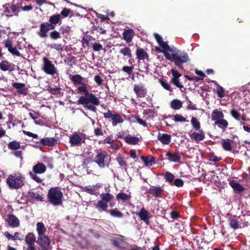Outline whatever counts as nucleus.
<instances>
[{"label":"nucleus","instance_id":"obj_15","mask_svg":"<svg viewBox=\"0 0 250 250\" xmlns=\"http://www.w3.org/2000/svg\"><path fill=\"white\" fill-rule=\"evenodd\" d=\"M136 55L139 60H149V55L146 51L139 47H138L136 50Z\"/></svg>","mask_w":250,"mask_h":250},{"label":"nucleus","instance_id":"obj_40","mask_svg":"<svg viewBox=\"0 0 250 250\" xmlns=\"http://www.w3.org/2000/svg\"><path fill=\"white\" fill-rule=\"evenodd\" d=\"M231 116L235 120L240 121L241 113L235 108H232L229 112Z\"/></svg>","mask_w":250,"mask_h":250},{"label":"nucleus","instance_id":"obj_42","mask_svg":"<svg viewBox=\"0 0 250 250\" xmlns=\"http://www.w3.org/2000/svg\"><path fill=\"white\" fill-rule=\"evenodd\" d=\"M191 124L193 127L196 130H199L201 127L200 123L199 121L194 117H192Z\"/></svg>","mask_w":250,"mask_h":250},{"label":"nucleus","instance_id":"obj_27","mask_svg":"<svg viewBox=\"0 0 250 250\" xmlns=\"http://www.w3.org/2000/svg\"><path fill=\"white\" fill-rule=\"evenodd\" d=\"M25 241L27 245H35L36 237L32 233H29L25 237Z\"/></svg>","mask_w":250,"mask_h":250},{"label":"nucleus","instance_id":"obj_46","mask_svg":"<svg viewBox=\"0 0 250 250\" xmlns=\"http://www.w3.org/2000/svg\"><path fill=\"white\" fill-rule=\"evenodd\" d=\"M230 227L234 229H237L239 227V221L237 219H230L229 223Z\"/></svg>","mask_w":250,"mask_h":250},{"label":"nucleus","instance_id":"obj_17","mask_svg":"<svg viewBox=\"0 0 250 250\" xmlns=\"http://www.w3.org/2000/svg\"><path fill=\"white\" fill-rule=\"evenodd\" d=\"M191 139H193L196 142L203 140L205 138V133L203 130H200L199 132H193L189 135Z\"/></svg>","mask_w":250,"mask_h":250},{"label":"nucleus","instance_id":"obj_9","mask_svg":"<svg viewBox=\"0 0 250 250\" xmlns=\"http://www.w3.org/2000/svg\"><path fill=\"white\" fill-rule=\"evenodd\" d=\"M103 115L105 119H111L113 126H115L118 124L122 123L124 122V120L119 114H113L112 111L110 110H108L107 112L104 113Z\"/></svg>","mask_w":250,"mask_h":250},{"label":"nucleus","instance_id":"obj_5","mask_svg":"<svg viewBox=\"0 0 250 250\" xmlns=\"http://www.w3.org/2000/svg\"><path fill=\"white\" fill-rule=\"evenodd\" d=\"M6 181L9 188L17 189L24 185L25 178L20 173H14L8 177Z\"/></svg>","mask_w":250,"mask_h":250},{"label":"nucleus","instance_id":"obj_37","mask_svg":"<svg viewBox=\"0 0 250 250\" xmlns=\"http://www.w3.org/2000/svg\"><path fill=\"white\" fill-rule=\"evenodd\" d=\"M60 31L61 34L66 36L67 35H70L72 32L71 27L69 26H62L60 27Z\"/></svg>","mask_w":250,"mask_h":250},{"label":"nucleus","instance_id":"obj_36","mask_svg":"<svg viewBox=\"0 0 250 250\" xmlns=\"http://www.w3.org/2000/svg\"><path fill=\"white\" fill-rule=\"evenodd\" d=\"M232 140L227 139L224 140L222 142V146L223 148L227 151H230L232 149L231 143Z\"/></svg>","mask_w":250,"mask_h":250},{"label":"nucleus","instance_id":"obj_2","mask_svg":"<svg viewBox=\"0 0 250 250\" xmlns=\"http://www.w3.org/2000/svg\"><path fill=\"white\" fill-rule=\"evenodd\" d=\"M62 23L61 15L59 14H53L49 17V22H42L40 24L37 34L41 38H46L48 37L49 31L55 29L57 24L61 25Z\"/></svg>","mask_w":250,"mask_h":250},{"label":"nucleus","instance_id":"obj_20","mask_svg":"<svg viewBox=\"0 0 250 250\" xmlns=\"http://www.w3.org/2000/svg\"><path fill=\"white\" fill-rule=\"evenodd\" d=\"M134 35V32L133 29H128L124 31L123 33V38L127 42H131Z\"/></svg>","mask_w":250,"mask_h":250},{"label":"nucleus","instance_id":"obj_52","mask_svg":"<svg viewBox=\"0 0 250 250\" xmlns=\"http://www.w3.org/2000/svg\"><path fill=\"white\" fill-rule=\"evenodd\" d=\"M3 43L4 44L5 47L8 49L12 47L13 41L11 38H8L5 41H3Z\"/></svg>","mask_w":250,"mask_h":250},{"label":"nucleus","instance_id":"obj_1","mask_svg":"<svg viewBox=\"0 0 250 250\" xmlns=\"http://www.w3.org/2000/svg\"><path fill=\"white\" fill-rule=\"evenodd\" d=\"M70 80L73 82L75 85H81L77 88L79 93L84 94V96H81L77 101L78 104H83V107L87 109L95 112L96 107L94 105H98L100 104L99 99L95 95L89 92L87 84L83 83L84 78L79 74L70 75Z\"/></svg>","mask_w":250,"mask_h":250},{"label":"nucleus","instance_id":"obj_13","mask_svg":"<svg viewBox=\"0 0 250 250\" xmlns=\"http://www.w3.org/2000/svg\"><path fill=\"white\" fill-rule=\"evenodd\" d=\"M12 86L17 89L18 93L26 95L27 94V88H25V85L23 83H13Z\"/></svg>","mask_w":250,"mask_h":250},{"label":"nucleus","instance_id":"obj_39","mask_svg":"<svg viewBox=\"0 0 250 250\" xmlns=\"http://www.w3.org/2000/svg\"><path fill=\"white\" fill-rule=\"evenodd\" d=\"M109 212L112 216L114 217L122 218L123 216V214L117 208L110 209Z\"/></svg>","mask_w":250,"mask_h":250},{"label":"nucleus","instance_id":"obj_61","mask_svg":"<svg viewBox=\"0 0 250 250\" xmlns=\"http://www.w3.org/2000/svg\"><path fill=\"white\" fill-rule=\"evenodd\" d=\"M23 133L25 135H27V136H29L30 137H32V138H35V139H37L39 137L38 134L33 133H32L31 132H29V131H25V130H23Z\"/></svg>","mask_w":250,"mask_h":250},{"label":"nucleus","instance_id":"obj_51","mask_svg":"<svg viewBox=\"0 0 250 250\" xmlns=\"http://www.w3.org/2000/svg\"><path fill=\"white\" fill-rule=\"evenodd\" d=\"M164 178L166 182L171 183L174 180V175L169 172H167L165 174Z\"/></svg>","mask_w":250,"mask_h":250},{"label":"nucleus","instance_id":"obj_3","mask_svg":"<svg viewBox=\"0 0 250 250\" xmlns=\"http://www.w3.org/2000/svg\"><path fill=\"white\" fill-rule=\"evenodd\" d=\"M169 53H165V57L170 62H174L179 68L182 69V64L187 62L188 60V56L187 53H182L180 50L174 48Z\"/></svg>","mask_w":250,"mask_h":250},{"label":"nucleus","instance_id":"obj_45","mask_svg":"<svg viewBox=\"0 0 250 250\" xmlns=\"http://www.w3.org/2000/svg\"><path fill=\"white\" fill-rule=\"evenodd\" d=\"M96 159L95 162L99 165L101 167H104L106 164L105 162V157H96Z\"/></svg>","mask_w":250,"mask_h":250},{"label":"nucleus","instance_id":"obj_8","mask_svg":"<svg viewBox=\"0 0 250 250\" xmlns=\"http://www.w3.org/2000/svg\"><path fill=\"white\" fill-rule=\"evenodd\" d=\"M38 243L40 247V250H52L50 240L47 235L38 236Z\"/></svg>","mask_w":250,"mask_h":250},{"label":"nucleus","instance_id":"obj_14","mask_svg":"<svg viewBox=\"0 0 250 250\" xmlns=\"http://www.w3.org/2000/svg\"><path fill=\"white\" fill-rule=\"evenodd\" d=\"M138 215L146 225H149V219L151 216L149 212L146 210L145 208H142L141 209L140 212L138 213Z\"/></svg>","mask_w":250,"mask_h":250},{"label":"nucleus","instance_id":"obj_21","mask_svg":"<svg viewBox=\"0 0 250 250\" xmlns=\"http://www.w3.org/2000/svg\"><path fill=\"white\" fill-rule=\"evenodd\" d=\"M94 206L100 212L106 211L108 207L107 203L102 200L94 203Z\"/></svg>","mask_w":250,"mask_h":250},{"label":"nucleus","instance_id":"obj_10","mask_svg":"<svg viewBox=\"0 0 250 250\" xmlns=\"http://www.w3.org/2000/svg\"><path fill=\"white\" fill-rule=\"evenodd\" d=\"M147 192L152 197H162L164 194L165 190L160 186H151L147 190Z\"/></svg>","mask_w":250,"mask_h":250},{"label":"nucleus","instance_id":"obj_18","mask_svg":"<svg viewBox=\"0 0 250 250\" xmlns=\"http://www.w3.org/2000/svg\"><path fill=\"white\" fill-rule=\"evenodd\" d=\"M229 185L236 192H241L245 189L244 188L234 180L229 181Z\"/></svg>","mask_w":250,"mask_h":250},{"label":"nucleus","instance_id":"obj_33","mask_svg":"<svg viewBox=\"0 0 250 250\" xmlns=\"http://www.w3.org/2000/svg\"><path fill=\"white\" fill-rule=\"evenodd\" d=\"M52 31L49 33L48 36L52 40H58L61 38V33L58 31L54 29L52 30Z\"/></svg>","mask_w":250,"mask_h":250},{"label":"nucleus","instance_id":"obj_54","mask_svg":"<svg viewBox=\"0 0 250 250\" xmlns=\"http://www.w3.org/2000/svg\"><path fill=\"white\" fill-rule=\"evenodd\" d=\"M8 51L11 53L12 55H15L16 56L20 57L21 56V54L18 50L17 48L15 47H11L9 49H8Z\"/></svg>","mask_w":250,"mask_h":250},{"label":"nucleus","instance_id":"obj_41","mask_svg":"<svg viewBox=\"0 0 250 250\" xmlns=\"http://www.w3.org/2000/svg\"><path fill=\"white\" fill-rule=\"evenodd\" d=\"M50 47L53 49H55L59 52L63 51L64 45L61 43H53L50 45Z\"/></svg>","mask_w":250,"mask_h":250},{"label":"nucleus","instance_id":"obj_4","mask_svg":"<svg viewBox=\"0 0 250 250\" xmlns=\"http://www.w3.org/2000/svg\"><path fill=\"white\" fill-rule=\"evenodd\" d=\"M63 193L58 187H52L48 191L47 198L48 202L54 206H58L62 204Z\"/></svg>","mask_w":250,"mask_h":250},{"label":"nucleus","instance_id":"obj_48","mask_svg":"<svg viewBox=\"0 0 250 250\" xmlns=\"http://www.w3.org/2000/svg\"><path fill=\"white\" fill-rule=\"evenodd\" d=\"M170 82L180 89L184 87L179 79H171Z\"/></svg>","mask_w":250,"mask_h":250},{"label":"nucleus","instance_id":"obj_44","mask_svg":"<svg viewBox=\"0 0 250 250\" xmlns=\"http://www.w3.org/2000/svg\"><path fill=\"white\" fill-rule=\"evenodd\" d=\"M217 88L216 90V93L217 96L220 98H222L225 97V90L223 87L219 85L218 84H216Z\"/></svg>","mask_w":250,"mask_h":250},{"label":"nucleus","instance_id":"obj_50","mask_svg":"<svg viewBox=\"0 0 250 250\" xmlns=\"http://www.w3.org/2000/svg\"><path fill=\"white\" fill-rule=\"evenodd\" d=\"M117 198L118 199H121L123 201H126L130 198V196L125 193H119L117 196Z\"/></svg>","mask_w":250,"mask_h":250},{"label":"nucleus","instance_id":"obj_22","mask_svg":"<svg viewBox=\"0 0 250 250\" xmlns=\"http://www.w3.org/2000/svg\"><path fill=\"white\" fill-rule=\"evenodd\" d=\"M214 124L217 125L218 127L221 128L223 131H226L229 125L228 121L223 118L218 120L217 122H215Z\"/></svg>","mask_w":250,"mask_h":250},{"label":"nucleus","instance_id":"obj_35","mask_svg":"<svg viewBox=\"0 0 250 250\" xmlns=\"http://www.w3.org/2000/svg\"><path fill=\"white\" fill-rule=\"evenodd\" d=\"M159 82L162 86L166 90L172 92L173 91L172 88L170 86L169 83L167 82L166 80L163 79H159Z\"/></svg>","mask_w":250,"mask_h":250},{"label":"nucleus","instance_id":"obj_11","mask_svg":"<svg viewBox=\"0 0 250 250\" xmlns=\"http://www.w3.org/2000/svg\"><path fill=\"white\" fill-rule=\"evenodd\" d=\"M5 221L12 228L18 227L20 225L19 219L13 214H8Z\"/></svg>","mask_w":250,"mask_h":250},{"label":"nucleus","instance_id":"obj_25","mask_svg":"<svg viewBox=\"0 0 250 250\" xmlns=\"http://www.w3.org/2000/svg\"><path fill=\"white\" fill-rule=\"evenodd\" d=\"M125 141L126 143L130 144L135 145L138 144L139 142V138L137 137L132 136L130 135L127 136L125 139Z\"/></svg>","mask_w":250,"mask_h":250},{"label":"nucleus","instance_id":"obj_60","mask_svg":"<svg viewBox=\"0 0 250 250\" xmlns=\"http://www.w3.org/2000/svg\"><path fill=\"white\" fill-rule=\"evenodd\" d=\"M92 48L95 51H100L103 49V46L98 43H95L92 45Z\"/></svg>","mask_w":250,"mask_h":250},{"label":"nucleus","instance_id":"obj_47","mask_svg":"<svg viewBox=\"0 0 250 250\" xmlns=\"http://www.w3.org/2000/svg\"><path fill=\"white\" fill-rule=\"evenodd\" d=\"M47 90L51 94L57 95L60 93L62 89L60 87L52 88L49 86Z\"/></svg>","mask_w":250,"mask_h":250},{"label":"nucleus","instance_id":"obj_56","mask_svg":"<svg viewBox=\"0 0 250 250\" xmlns=\"http://www.w3.org/2000/svg\"><path fill=\"white\" fill-rule=\"evenodd\" d=\"M133 69L134 67L132 65L131 66H124L122 68V70L129 75L132 72Z\"/></svg>","mask_w":250,"mask_h":250},{"label":"nucleus","instance_id":"obj_6","mask_svg":"<svg viewBox=\"0 0 250 250\" xmlns=\"http://www.w3.org/2000/svg\"><path fill=\"white\" fill-rule=\"evenodd\" d=\"M43 62L42 69L45 73L51 75H54L57 73V68L47 58H43Z\"/></svg>","mask_w":250,"mask_h":250},{"label":"nucleus","instance_id":"obj_59","mask_svg":"<svg viewBox=\"0 0 250 250\" xmlns=\"http://www.w3.org/2000/svg\"><path fill=\"white\" fill-rule=\"evenodd\" d=\"M11 9V12L12 14L10 15V16H12L13 15L18 16V12L19 11V9L16 6L15 4H12L10 7Z\"/></svg>","mask_w":250,"mask_h":250},{"label":"nucleus","instance_id":"obj_19","mask_svg":"<svg viewBox=\"0 0 250 250\" xmlns=\"http://www.w3.org/2000/svg\"><path fill=\"white\" fill-rule=\"evenodd\" d=\"M33 170L36 173L42 174L46 171V167L42 163H39L33 167Z\"/></svg>","mask_w":250,"mask_h":250},{"label":"nucleus","instance_id":"obj_38","mask_svg":"<svg viewBox=\"0 0 250 250\" xmlns=\"http://www.w3.org/2000/svg\"><path fill=\"white\" fill-rule=\"evenodd\" d=\"M100 198L102 201L107 203L113 199V196L109 193H102L100 195Z\"/></svg>","mask_w":250,"mask_h":250},{"label":"nucleus","instance_id":"obj_24","mask_svg":"<svg viewBox=\"0 0 250 250\" xmlns=\"http://www.w3.org/2000/svg\"><path fill=\"white\" fill-rule=\"evenodd\" d=\"M211 117L213 121L217 122L218 120L223 119L224 117V115L222 111L215 109L212 112Z\"/></svg>","mask_w":250,"mask_h":250},{"label":"nucleus","instance_id":"obj_43","mask_svg":"<svg viewBox=\"0 0 250 250\" xmlns=\"http://www.w3.org/2000/svg\"><path fill=\"white\" fill-rule=\"evenodd\" d=\"M30 195L31 197L38 201H42L44 198L43 195L38 192H33Z\"/></svg>","mask_w":250,"mask_h":250},{"label":"nucleus","instance_id":"obj_49","mask_svg":"<svg viewBox=\"0 0 250 250\" xmlns=\"http://www.w3.org/2000/svg\"><path fill=\"white\" fill-rule=\"evenodd\" d=\"M71 9L67 8H64L61 12L62 19L68 17L69 14L71 13Z\"/></svg>","mask_w":250,"mask_h":250},{"label":"nucleus","instance_id":"obj_62","mask_svg":"<svg viewBox=\"0 0 250 250\" xmlns=\"http://www.w3.org/2000/svg\"><path fill=\"white\" fill-rule=\"evenodd\" d=\"M30 176H31L32 178L34 180L37 182L40 183L42 182V179L40 178L39 176L37 175V173H36L34 172V173H30Z\"/></svg>","mask_w":250,"mask_h":250},{"label":"nucleus","instance_id":"obj_16","mask_svg":"<svg viewBox=\"0 0 250 250\" xmlns=\"http://www.w3.org/2000/svg\"><path fill=\"white\" fill-rule=\"evenodd\" d=\"M40 143L43 146H54L57 143V140L54 137H45L41 139Z\"/></svg>","mask_w":250,"mask_h":250},{"label":"nucleus","instance_id":"obj_29","mask_svg":"<svg viewBox=\"0 0 250 250\" xmlns=\"http://www.w3.org/2000/svg\"><path fill=\"white\" fill-rule=\"evenodd\" d=\"M8 147L10 150H16L21 148V145L20 142L15 140L8 143Z\"/></svg>","mask_w":250,"mask_h":250},{"label":"nucleus","instance_id":"obj_58","mask_svg":"<svg viewBox=\"0 0 250 250\" xmlns=\"http://www.w3.org/2000/svg\"><path fill=\"white\" fill-rule=\"evenodd\" d=\"M171 72L172 75V78L171 79H179V78L182 76L181 74H180L177 70L174 69H172L171 70Z\"/></svg>","mask_w":250,"mask_h":250},{"label":"nucleus","instance_id":"obj_53","mask_svg":"<svg viewBox=\"0 0 250 250\" xmlns=\"http://www.w3.org/2000/svg\"><path fill=\"white\" fill-rule=\"evenodd\" d=\"M94 134L97 136H101L104 134L103 130L102 129V125L101 124L98 125V127L94 129Z\"/></svg>","mask_w":250,"mask_h":250},{"label":"nucleus","instance_id":"obj_26","mask_svg":"<svg viewBox=\"0 0 250 250\" xmlns=\"http://www.w3.org/2000/svg\"><path fill=\"white\" fill-rule=\"evenodd\" d=\"M0 69L3 71H12V65L7 61H2L0 62Z\"/></svg>","mask_w":250,"mask_h":250},{"label":"nucleus","instance_id":"obj_28","mask_svg":"<svg viewBox=\"0 0 250 250\" xmlns=\"http://www.w3.org/2000/svg\"><path fill=\"white\" fill-rule=\"evenodd\" d=\"M183 103L178 99H174L170 103L171 107L174 110H178L182 107Z\"/></svg>","mask_w":250,"mask_h":250},{"label":"nucleus","instance_id":"obj_23","mask_svg":"<svg viewBox=\"0 0 250 250\" xmlns=\"http://www.w3.org/2000/svg\"><path fill=\"white\" fill-rule=\"evenodd\" d=\"M37 231L38 236L45 235V233L46 231V228L42 223L38 222L37 224Z\"/></svg>","mask_w":250,"mask_h":250},{"label":"nucleus","instance_id":"obj_7","mask_svg":"<svg viewBox=\"0 0 250 250\" xmlns=\"http://www.w3.org/2000/svg\"><path fill=\"white\" fill-rule=\"evenodd\" d=\"M84 140V135L79 132H74L69 137V143L72 146H80Z\"/></svg>","mask_w":250,"mask_h":250},{"label":"nucleus","instance_id":"obj_30","mask_svg":"<svg viewBox=\"0 0 250 250\" xmlns=\"http://www.w3.org/2000/svg\"><path fill=\"white\" fill-rule=\"evenodd\" d=\"M171 137L167 134H163L161 136L159 135L158 140L163 144L168 145L170 142Z\"/></svg>","mask_w":250,"mask_h":250},{"label":"nucleus","instance_id":"obj_12","mask_svg":"<svg viewBox=\"0 0 250 250\" xmlns=\"http://www.w3.org/2000/svg\"><path fill=\"white\" fill-rule=\"evenodd\" d=\"M133 90L137 97L144 98L147 94L146 89L142 85L135 84L134 85Z\"/></svg>","mask_w":250,"mask_h":250},{"label":"nucleus","instance_id":"obj_34","mask_svg":"<svg viewBox=\"0 0 250 250\" xmlns=\"http://www.w3.org/2000/svg\"><path fill=\"white\" fill-rule=\"evenodd\" d=\"M119 53L123 54L124 57L126 56L128 58L132 57L131 50L129 47H125L120 49Z\"/></svg>","mask_w":250,"mask_h":250},{"label":"nucleus","instance_id":"obj_31","mask_svg":"<svg viewBox=\"0 0 250 250\" xmlns=\"http://www.w3.org/2000/svg\"><path fill=\"white\" fill-rule=\"evenodd\" d=\"M140 159L146 166H151L155 164L154 157H140Z\"/></svg>","mask_w":250,"mask_h":250},{"label":"nucleus","instance_id":"obj_55","mask_svg":"<svg viewBox=\"0 0 250 250\" xmlns=\"http://www.w3.org/2000/svg\"><path fill=\"white\" fill-rule=\"evenodd\" d=\"M161 47H162L165 50L171 51L173 48H171L168 45L167 42L164 41L159 44Z\"/></svg>","mask_w":250,"mask_h":250},{"label":"nucleus","instance_id":"obj_57","mask_svg":"<svg viewBox=\"0 0 250 250\" xmlns=\"http://www.w3.org/2000/svg\"><path fill=\"white\" fill-rule=\"evenodd\" d=\"M94 80L98 86H102L103 85V81L100 75H95L94 78Z\"/></svg>","mask_w":250,"mask_h":250},{"label":"nucleus","instance_id":"obj_63","mask_svg":"<svg viewBox=\"0 0 250 250\" xmlns=\"http://www.w3.org/2000/svg\"><path fill=\"white\" fill-rule=\"evenodd\" d=\"M104 27L102 25H98L97 32H99L101 34H105L106 30L104 29Z\"/></svg>","mask_w":250,"mask_h":250},{"label":"nucleus","instance_id":"obj_32","mask_svg":"<svg viewBox=\"0 0 250 250\" xmlns=\"http://www.w3.org/2000/svg\"><path fill=\"white\" fill-rule=\"evenodd\" d=\"M167 117L173 118L176 122L183 123L185 122H188V121L186 120V118L183 116L181 114H176L174 115H169Z\"/></svg>","mask_w":250,"mask_h":250},{"label":"nucleus","instance_id":"obj_64","mask_svg":"<svg viewBox=\"0 0 250 250\" xmlns=\"http://www.w3.org/2000/svg\"><path fill=\"white\" fill-rule=\"evenodd\" d=\"M13 241H16L17 240H22L23 239V237L21 235V234L18 232H15L13 235Z\"/></svg>","mask_w":250,"mask_h":250}]
</instances>
